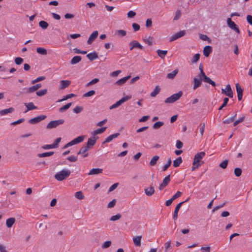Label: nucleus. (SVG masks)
I'll return each instance as SVG.
<instances>
[{
    "instance_id": "obj_1",
    "label": "nucleus",
    "mask_w": 252,
    "mask_h": 252,
    "mask_svg": "<svg viewBox=\"0 0 252 252\" xmlns=\"http://www.w3.org/2000/svg\"><path fill=\"white\" fill-rule=\"evenodd\" d=\"M205 155V153L204 152H201L195 154L193 158V162L192 163V166L191 168L192 171L195 170L204 163V162L202 161H200V160L203 158Z\"/></svg>"
},
{
    "instance_id": "obj_2",
    "label": "nucleus",
    "mask_w": 252,
    "mask_h": 252,
    "mask_svg": "<svg viewBox=\"0 0 252 252\" xmlns=\"http://www.w3.org/2000/svg\"><path fill=\"white\" fill-rule=\"evenodd\" d=\"M70 174L71 171L69 169L64 168L57 172L54 177L58 181H63L68 178Z\"/></svg>"
},
{
    "instance_id": "obj_3",
    "label": "nucleus",
    "mask_w": 252,
    "mask_h": 252,
    "mask_svg": "<svg viewBox=\"0 0 252 252\" xmlns=\"http://www.w3.org/2000/svg\"><path fill=\"white\" fill-rule=\"evenodd\" d=\"M183 92L180 91L178 93L174 94L165 100V103H172L178 100L182 96Z\"/></svg>"
},
{
    "instance_id": "obj_4",
    "label": "nucleus",
    "mask_w": 252,
    "mask_h": 252,
    "mask_svg": "<svg viewBox=\"0 0 252 252\" xmlns=\"http://www.w3.org/2000/svg\"><path fill=\"white\" fill-rule=\"evenodd\" d=\"M64 121L63 119H59L58 120L52 121L50 122L47 125L46 128L47 129H52L56 128L60 125H62L64 123Z\"/></svg>"
},
{
    "instance_id": "obj_5",
    "label": "nucleus",
    "mask_w": 252,
    "mask_h": 252,
    "mask_svg": "<svg viewBox=\"0 0 252 252\" xmlns=\"http://www.w3.org/2000/svg\"><path fill=\"white\" fill-rule=\"evenodd\" d=\"M131 97V96L127 95V96H126L122 98L120 100L117 101L115 103H114V104L111 105L110 107V109H113L119 107L122 104L124 103L126 101L128 100H129V99H130Z\"/></svg>"
},
{
    "instance_id": "obj_6",
    "label": "nucleus",
    "mask_w": 252,
    "mask_h": 252,
    "mask_svg": "<svg viewBox=\"0 0 252 252\" xmlns=\"http://www.w3.org/2000/svg\"><path fill=\"white\" fill-rule=\"evenodd\" d=\"M227 23L228 25V26L232 30H233L235 31L237 33H240V31L238 28L237 25L232 21L231 18H229L227 20Z\"/></svg>"
},
{
    "instance_id": "obj_7",
    "label": "nucleus",
    "mask_w": 252,
    "mask_h": 252,
    "mask_svg": "<svg viewBox=\"0 0 252 252\" xmlns=\"http://www.w3.org/2000/svg\"><path fill=\"white\" fill-rule=\"evenodd\" d=\"M225 89L226 90V91H225L224 89H222L221 93L225 94L230 98H232L233 96V94L230 85L229 84L227 85Z\"/></svg>"
},
{
    "instance_id": "obj_8",
    "label": "nucleus",
    "mask_w": 252,
    "mask_h": 252,
    "mask_svg": "<svg viewBox=\"0 0 252 252\" xmlns=\"http://www.w3.org/2000/svg\"><path fill=\"white\" fill-rule=\"evenodd\" d=\"M185 34H186V31L185 30L181 31L176 33L173 35H172L170 38V41L172 42L175 40H177L178 38L184 36L185 35Z\"/></svg>"
},
{
    "instance_id": "obj_9",
    "label": "nucleus",
    "mask_w": 252,
    "mask_h": 252,
    "mask_svg": "<svg viewBox=\"0 0 252 252\" xmlns=\"http://www.w3.org/2000/svg\"><path fill=\"white\" fill-rule=\"evenodd\" d=\"M46 118L45 115H40L35 118H32L29 121V122L31 124H35L42 120H44Z\"/></svg>"
},
{
    "instance_id": "obj_10",
    "label": "nucleus",
    "mask_w": 252,
    "mask_h": 252,
    "mask_svg": "<svg viewBox=\"0 0 252 252\" xmlns=\"http://www.w3.org/2000/svg\"><path fill=\"white\" fill-rule=\"evenodd\" d=\"M129 49L130 50H132L134 48H138L140 49H142L143 48V46H142L136 40H132L129 43Z\"/></svg>"
},
{
    "instance_id": "obj_11",
    "label": "nucleus",
    "mask_w": 252,
    "mask_h": 252,
    "mask_svg": "<svg viewBox=\"0 0 252 252\" xmlns=\"http://www.w3.org/2000/svg\"><path fill=\"white\" fill-rule=\"evenodd\" d=\"M235 86H236V92L237 93L238 99L239 101H241L243 97V90L242 88H241L239 83H237L236 84Z\"/></svg>"
},
{
    "instance_id": "obj_12",
    "label": "nucleus",
    "mask_w": 252,
    "mask_h": 252,
    "mask_svg": "<svg viewBox=\"0 0 252 252\" xmlns=\"http://www.w3.org/2000/svg\"><path fill=\"white\" fill-rule=\"evenodd\" d=\"M41 87V84H37L34 86H32L29 88L26 89L27 91L26 93L27 94H31L37 91L38 89Z\"/></svg>"
},
{
    "instance_id": "obj_13",
    "label": "nucleus",
    "mask_w": 252,
    "mask_h": 252,
    "mask_svg": "<svg viewBox=\"0 0 252 252\" xmlns=\"http://www.w3.org/2000/svg\"><path fill=\"white\" fill-rule=\"evenodd\" d=\"M170 181V175H169L164 178L162 183L159 185V189L160 190L163 189L168 184Z\"/></svg>"
},
{
    "instance_id": "obj_14",
    "label": "nucleus",
    "mask_w": 252,
    "mask_h": 252,
    "mask_svg": "<svg viewBox=\"0 0 252 252\" xmlns=\"http://www.w3.org/2000/svg\"><path fill=\"white\" fill-rule=\"evenodd\" d=\"M181 194L182 192L181 191H177L170 199L166 201L165 205H171L173 201L176 198L180 197Z\"/></svg>"
},
{
    "instance_id": "obj_15",
    "label": "nucleus",
    "mask_w": 252,
    "mask_h": 252,
    "mask_svg": "<svg viewBox=\"0 0 252 252\" xmlns=\"http://www.w3.org/2000/svg\"><path fill=\"white\" fill-rule=\"evenodd\" d=\"M98 32L97 31H94L90 36L87 43L88 44H91L94 39L97 37Z\"/></svg>"
},
{
    "instance_id": "obj_16",
    "label": "nucleus",
    "mask_w": 252,
    "mask_h": 252,
    "mask_svg": "<svg viewBox=\"0 0 252 252\" xmlns=\"http://www.w3.org/2000/svg\"><path fill=\"white\" fill-rule=\"evenodd\" d=\"M119 133H116L110 135L108 137H107L105 140L102 142L103 144H104L106 143H109L111 142L113 139L117 138L120 135Z\"/></svg>"
},
{
    "instance_id": "obj_17",
    "label": "nucleus",
    "mask_w": 252,
    "mask_h": 252,
    "mask_svg": "<svg viewBox=\"0 0 252 252\" xmlns=\"http://www.w3.org/2000/svg\"><path fill=\"white\" fill-rule=\"evenodd\" d=\"M212 52V48L211 46L207 45L204 48L203 53L204 55L208 57Z\"/></svg>"
},
{
    "instance_id": "obj_18",
    "label": "nucleus",
    "mask_w": 252,
    "mask_h": 252,
    "mask_svg": "<svg viewBox=\"0 0 252 252\" xmlns=\"http://www.w3.org/2000/svg\"><path fill=\"white\" fill-rule=\"evenodd\" d=\"M145 194L149 196H152L155 192L154 187L151 186L149 188H145L144 189Z\"/></svg>"
},
{
    "instance_id": "obj_19",
    "label": "nucleus",
    "mask_w": 252,
    "mask_h": 252,
    "mask_svg": "<svg viewBox=\"0 0 252 252\" xmlns=\"http://www.w3.org/2000/svg\"><path fill=\"white\" fill-rule=\"evenodd\" d=\"M98 138L97 136H94L92 135L88 139L87 144L91 146L92 147L96 143V140Z\"/></svg>"
},
{
    "instance_id": "obj_20",
    "label": "nucleus",
    "mask_w": 252,
    "mask_h": 252,
    "mask_svg": "<svg viewBox=\"0 0 252 252\" xmlns=\"http://www.w3.org/2000/svg\"><path fill=\"white\" fill-rule=\"evenodd\" d=\"M202 83V79H198L197 78H194L193 79V89L194 90H196L197 88L199 87Z\"/></svg>"
},
{
    "instance_id": "obj_21",
    "label": "nucleus",
    "mask_w": 252,
    "mask_h": 252,
    "mask_svg": "<svg viewBox=\"0 0 252 252\" xmlns=\"http://www.w3.org/2000/svg\"><path fill=\"white\" fill-rule=\"evenodd\" d=\"M84 138H85V136L82 135V136H78V137L75 138V139H74L70 142H71L72 145H75L76 144H78L79 143L82 142L84 140Z\"/></svg>"
},
{
    "instance_id": "obj_22",
    "label": "nucleus",
    "mask_w": 252,
    "mask_h": 252,
    "mask_svg": "<svg viewBox=\"0 0 252 252\" xmlns=\"http://www.w3.org/2000/svg\"><path fill=\"white\" fill-rule=\"evenodd\" d=\"M103 171L102 169L100 168H93L88 173L89 175H97L102 173Z\"/></svg>"
},
{
    "instance_id": "obj_23",
    "label": "nucleus",
    "mask_w": 252,
    "mask_h": 252,
    "mask_svg": "<svg viewBox=\"0 0 252 252\" xmlns=\"http://www.w3.org/2000/svg\"><path fill=\"white\" fill-rule=\"evenodd\" d=\"M131 77L130 75L123 77L118 80L115 84L118 86H121L126 82V81Z\"/></svg>"
},
{
    "instance_id": "obj_24",
    "label": "nucleus",
    "mask_w": 252,
    "mask_h": 252,
    "mask_svg": "<svg viewBox=\"0 0 252 252\" xmlns=\"http://www.w3.org/2000/svg\"><path fill=\"white\" fill-rule=\"evenodd\" d=\"M87 57L91 61L98 58V55L95 52H93L87 54Z\"/></svg>"
},
{
    "instance_id": "obj_25",
    "label": "nucleus",
    "mask_w": 252,
    "mask_h": 252,
    "mask_svg": "<svg viewBox=\"0 0 252 252\" xmlns=\"http://www.w3.org/2000/svg\"><path fill=\"white\" fill-rule=\"evenodd\" d=\"M141 236H136L133 238V243L135 246L139 247L141 246Z\"/></svg>"
},
{
    "instance_id": "obj_26",
    "label": "nucleus",
    "mask_w": 252,
    "mask_h": 252,
    "mask_svg": "<svg viewBox=\"0 0 252 252\" xmlns=\"http://www.w3.org/2000/svg\"><path fill=\"white\" fill-rule=\"evenodd\" d=\"M25 105L27 108L26 112H28V111L37 109V107L34 105L33 102L25 103Z\"/></svg>"
},
{
    "instance_id": "obj_27",
    "label": "nucleus",
    "mask_w": 252,
    "mask_h": 252,
    "mask_svg": "<svg viewBox=\"0 0 252 252\" xmlns=\"http://www.w3.org/2000/svg\"><path fill=\"white\" fill-rule=\"evenodd\" d=\"M70 84V81L69 80H62L61 81V86L60 89L63 90L67 87Z\"/></svg>"
},
{
    "instance_id": "obj_28",
    "label": "nucleus",
    "mask_w": 252,
    "mask_h": 252,
    "mask_svg": "<svg viewBox=\"0 0 252 252\" xmlns=\"http://www.w3.org/2000/svg\"><path fill=\"white\" fill-rule=\"evenodd\" d=\"M14 108H13V107H10L8 109H3L0 111V115L1 116H4L7 114L8 113H12L13 112H14Z\"/></svg>"
},
{
    "instance_id": "obj_29",
    "label": "nucleus",
    "mask_w": 252,
    "mask_h": 252,
    "mask_svg": "<svg viewBox=\"0 0 252 252\" xmlns=\"http://www.w3.org/2000/svg\"><path fill=\"white\" fill-rule=\"evenodd\" d=\"M15 222V219L14 218H10L6 220V225L8 228H10L13 225Z\"/></svg>"
},
{
    "instance_id": "obj_30",
    "label": "nucleus",
    "mask_w": 252,
    "mask_h": 252,
    "mask_svg": "<svg viewBox=\"0 0 252 252\" xmlns=\"http://www.w3.org/2000/svg\"><path fill=\"white\" fill-rule=\"evenodd\" d=\"M82 58L80 56H76L73 57L70 61V64H75L81 61Z\"/></svg>"
},
{
    "instance_id": "obj_31",
    "label": "nucleus",
    "mask_w": 252,
    "mask_h": 252,
    "mask_svg": "<svg viewBox=\"0 0 252 252\" xmlns=\"http://www.w3.org/2000/svg\"><path fill=\"white\" fill-rule=\"evenodd\" d=\"M143 40L144 41V42L145 43L148 44L150 46H151L153 45V37H152L151 36H148V37L145 36L143 39Z\"/></svg>"
},
{
    "instance_id": "obj_32",
    "label": "nucleus",
    "mask_w": 252,
    "mask_h": 252,
    "mask_svg": "<svg viewBox=\"0 0 252 252\" xmlns=\"http://www.w3.org/2000/svg\"><path fill=\"white\" fill-rule=\"evenodd\" d=\"M106 127H103L100 128H98L94 131L92 133V135H94V136H95L96 134L102 133L106 130Z\"/></svg>"
},
{
    "instance_id": "obj_33",
    "label": "nucleus",
    "mask_w": 252,
    "mask_h": 252,
    "mask_svg": "<svg viewBox=\"0 0 252 252\" xmlns=\"http://www.w3.org/2000/svg\"><path fill=\"white\" fill-rule=\"evenodd\" d=\"M160 91V88L158 86H156L154 91L151 93L150 95L152 97H155L158 94H159Z\"/></svg>"
},
{
    "instance_id": "obj_34",
    "label": "nucleus",
    "mask_w": 252,
    "mask_h": 252,
    "mask_svg": "<svg viewBox=\"0 0 252 252\" xmlns=\"http://www.w3.org/2000/svg\"><path fill=\"white\" fill-rule=\"evenodd\" d=\"M182 158L181 157H178L177 159L173 161V166L177 167L180 166V164L182 162Z\"/></svg>"
},
{
    "instance_id": "obj_35",
    "label": "nucleus",
    "mask_w": 252,
    "mask_h": 252,
    "mask_svg": "<svg viewBox=\"0 0 252 252\" xmlns=\"http://www.w3.org/2000/svg\"><path fill=\"white\" fill-rule=\"evenodd\" d=\"M157 53L158 56L160 57L161 59H163L165 56L166 55L167 53V50H157Z\"/></svg>"
},
{
    "instance_id": "obj_36",
    "label": "nucleus",
    "mask_w": 252,
    "mask_h": 252,
    "mask_svg": "<svg viewBox=\"0 0 252 252\" xmlns=\"http://www.w3.org/2000/svg\"><path fill=\"white\" fill-rule=\"evenodd\" d=\"M178 72V69H176L173 71L172 72L168 73L167 75V78L169 79H174L175 76Z\"/></svg>"
},
{
    "instance_id": "obj_37",
    "label": "nucleus",
    "mask_w": 252,
    "mask_h": 252,
    "mask_svg": "<svg viewBox=\"0 0 252 252\" xmlns=\"http://www.w3.org/2000/svg\"><path fill=\"white\" fill-rule=\"evenodd\" d=\"M54 154V152H45L41 154H38L37 156L39 158H44L47 157H50L52 156Z\"/></svg>"
},
{
    "instance_id": "obj_38",
    "label": "nucleus",
    "mask_w": 252,
    "mask_h": 252,
    "mask_svg": "<svg viewBox=\"0 0 252 252\" xmlns=\"http://www.w3.org/2000/svg\"><path fill=\"white\" fill-rule=\"evenodd\" d=\"M159 158V157L158 156H154L152 158V159H151V161H150V162L149 163L150 165L151 166H154V165H155L156 164L157 162V161L158 160Z\"/></svg>"
},
{
    "instance_id": "obj_39",
    "label": "nucleus",
    "mask_w": 252,
    "mask_h": 252,
    "mask_svg": "<svg viewBox=\"0 0 252 252\" xmlns=\"http://www.w3.org/2000/svg\"><path fill=\"white\" fill-rule=\"evenodd\" d=\"M36 52L42 55H46L47 51L46 49L44 48L39 47L36 48Z\"/></svg>"
},
{
    "instance_id": "obj_40",
    "label": "nucleus",
    "mask_w": 252,
    "mask_h": 252,
    "mask_svg": "<svg viewBox=\"0 0 252 252\" xmlns=\"http://www.w3.org/2000/svg\"><path fill=\"white\" fill-rule=\"evenodd\" d=\"M86 149H84V147H82L79 150V151L78 152V155H81L82 154L83 158H86L88 156V153H86Z\"/></svg>"
},
{
    "instance_id": "obj_41",
    "label": "nucleus",
    "mask_w": 252,
    "mask_h": 252,
    "mask_svg": "<svg viewBox=\"0 0 252 252\" xmlns=\"http://www.w3.org/2000/svg\"><path fill=\"white\" fill-rule=\"evenodd\" d=\"M181 207V206H176V207L175 208L173 216V219L174 220H177L178 218V213L179 210L180 209Z\"/></svg>"
},
{
    "instance_id": "obj_42",
    "label": "nucleus",
    "mask_w": 252,
    "mask_h": 252,
    "mask_svg": "<svg viewBox=\"0 0 252 252\" xmlns=\"http://www.w3.org/2000/svg\"><path fill=\"white\" fill-rule=\"evenodd\" d=\"M39 26L43 30L47 29L49 26L48 23L44 21H41L39 23Z\"/></svg>"
},
{
    "instance_id": "obj_43",
    "label": "nucleus",
    "mask_w": 252,
    "mask_h": 252,
    "mask_svg": "<svg viewBox=\"0 0 252 252\" xmlns=\"http://www.w3.org/2000/svg\"><path fill=\"white\" fill-rule=\"evenodd\" d=\"M74 196L76 198H77L79 200H82L84 198V195L82 191H79L76 192L75 193Z\"/></svg>"
},
{
    "instance_id": "obj_44",
    "label": "nucleus",
    "mask_w": 252,
    "mask_h": 252,
    "mask_svg": "<svg viewBox=\"0 0 252 252\" xmlns=\"http://www.w3.org/2000/svg\"><path fill=\"white\" fill-rule=\"evenodd\" d=\"M164 125V123L163 122L158 121L155 123L153 126L154 129H157L160 128L161 126Z\"/></svg>"
},
{
    "instance_id": "obj_45",
    "label": "nucleus",
    "mask_w": 252,
    "mask_h": 252,
    "mask_svg": "<svg viewBox=\"0 0 252 252\" xmlns=\"http://www.w3.org/2000/svg\"><path fill=\"white\" fill-rule=\"evenodd\" d=\"M71 104H72V103L70 102V103H68L66 104V105L62 106V107H61L59 109V111L60 112H63L66 111L71 106Z\"/></svg>"
},
{
    "instance_id": "obj_46",
    "label": "nucleus",
    "mask_w": 252,
    "mask_h": 252,
    "mask_svg": "<svg viewBox=\"0 0 252 252\" xmlns=\"http://www.w3.org/2000/svg\"><path fill=\"white\" fill-rule=\"evenodd\" d=\"M115 34L120 35L121 36L123 37V36H125L126 35V31H125V30H119L116 31Z\"/></svg>"
},
{
    "instance_id": "obj_47",
    "label": "nucleus",
    "mask_w": 252,
    "mask_h": 252,
    "mask_svg": "<svg viewBox=\"0 0 252 252\" xmlns=\"http://www.w3.org/2000/svg\"><path fill=\"white\" fill-rule=\"evenodd\" d=\"M200 57V55L199 53L195 54L191 60V63H196L199 60Z\"/></svg>"
},
{
    "instance_id": "obj_48",
    "label": "nucleus",
    "mask_w": 252,
    "mask_h": 252,
    "mask_svg": "<svg viewBox=\"0 0 252 252\" xmlns=\"http://www.w3.org/2000/svg\"><path fill=\"white\" fill-rule=\"evenodd\" d=\"M75 95L73 94H67L65 96H64L62 99L61 100H59L58 101L59 102H61V101H64V100H66L69 98H71L74 96H75Z\"/></svg>"
},
{
    "instance_id": "obj_49",
    "label": "nucleus",
    "mask_w": 252,
    "mask_h": 252,
    "mask_svg": "<svg viewBox=\"0 0 252 252\" xmlns=\"http://www.w3.org/2000/svg\"><path fill=\"white\" fill-rule=\"evenodd\" d=\"M242 172V171L240 168H236L234 169V174L237 177H240L241 175Z\"/></svg>"
},
{
    "instance_id": "obj_50",
    "label": "nucleus",
    "mask_w": 252,
    "mask_h": 252,
    "mask_svg": "<svg viewBox=\"0 0 252 252\" xmlns=\"http://www.w3.org/2000/svg\"><path fill=\"white\" fill-rule=\"evenodd\" d=\"M182 15V12L180 10H177L176 12L175 15L174 17V20H178Z\"/></svg>"
},
{
    "instance_id": "obj_51",
    "label": "nucleus",
    "mask_w": 252,
    "mask_h": 252,
    "mask_svg": "<svg viewBox=\"0 0 252 252\" xmlns=\"http://www.w3.org/2000/svg\"><path fill=\"white\" fill-rule=\"evenodd\" d=\"M47 92V89H44L36 92V94L39 96H41L45 95Z\"/></svg>"
},
{
    "instance_id": "obj_52",
    "label": "nucleus",
    "mask_w": 252,
    "mask_h": 252,
    "mask_svg": "<svg viewBox=\"0 0 252 252\" xmlns=\"http://www.w3.org/2000/svg\"><path fill=\"white\" fill-rule=\"evenodd\" d=\"M172 161L171 158H169L167 163L162 167V170L165 171L167 170L171 164Z\"/></svg>"
},
{
    "instance_id": "obj_53",
    "label": "nucleus",
    "mask_w": 252,
    "mask_h": 252,
    "mask_svg": "<svg viewBox=\"0 0 252 252\" xmlns=\"http://www.w3.org/2000/svg\"><path fill=\"white\" fill-rule=\"evenodd\" d=\"M45 79V76H40V77L36 78L35 79L32 80V84H34L37 82L44 80Z\"/></svg>"
},
{
    "instance_id": "obj_54",
    "label": "nucleus",
    "mask_w": 252,
    "mask_h": 252,
    "mask_svg": "<svg viewBox=\"0 0 252 252\" xmlns=\"http://www.w3.org/2000/svg\"><path fill=\"white\" fill-rule=\"evenodd\" d=\"M228 163V160L226 159L223 160L222 162L220 164V167L222 169H225L227 167Z\"/></svg>"
},
{
    "instance_id": "obj_55",
    "label": "nucleus",
    "mask_w": 252,
    "mask_h": 252,
    "mask_svg": "<svg viewBox=\"0 0 252 252\" xmlns=\"http://www.w3.org/2000/svg\"><path fill=\"white\" fill-rule=\"evenodd\" d=\"M95 93V92L94 90H91L87 93L84 94L83 95V97H89L94 95Z\"/></svg>"
},
{
    "instance_id": "obj_56",
    "label": "nucleus",
    "mask_w": 252,
    "mask_h": 252,
    "mask_svg": "<svg viewBox=\"0 0 252 252\" xmlns=\"http://www.w3.org/2000/svg\"><path fill=\"white\" fill-rule=\"evenodd\" d=\"M229 101V99L228 97H225L223 99V103L221 105V106L219 108V110H221L223 107H225Z\"/></svg>"
},
{
    "instance_id": "obj_57",
    "label": "nucleus",
    "mask_w": 252,
    "mask_h": 252,
    "mask_svg": "<svg viewBox=\"0 0 252 252\" xmlns=\"http://www.w3.org/2000/svg\"><path fill=\"white\" fill-rule=\"evenodd\" d=\"M111 245V242L110 241H105L104 243H103L102 245V248L103 249H107L109 248Z\"/></svg>"
},
{
    "instance_id": "obj_58",
    "label": "nucleus",
    "mask_w": 252,
    "mask_h": 252,
    "mask_svg": "<svg viewBox=\"0 0 252 252\" xmlns=\"http://www.w3.org/2000/svg\"><path fill=\"white\" fill-rule=\"evenodd\" d=\"M24 60L21 57H17L15 59V63L17 65H20L23 63Z\"/></svg>"
},
{
    "instance_id": "obj_59",
    "label": "nucleus",
    "mask_w": 252,
    "mask_h": 252,
    "mask_svg": "<svg viewBox=\"0 0 252 252\" xmlns=\"http://www.w3.org/2000/svg\"><path fill=\"white\" fill-rule=\"evenodd\" d=\"M82 110L83 107L80 106H76L73 110V112L76 114L80 113Z\"/></svg>"
},
{
    "instance_id": "obj_60",
    "label": "nucleus",
    "mask_w": 252,
    "mask_h": 252,
    "mask_svg": "<svg viewBox=\"0 0 252 252\" xmlns=\"http://www.w3.org/2000/svg\"><path fill=\"white\" fill-rule=\"evenodd\" d=\"M121 217V215L120 214H117L116 215L113 216L110 218V220L111 221H115L119 220Z\"/></svg>"
},
{
    "instance_id": "obj_61",
    "label": "nucleus",
    "mask_w": 252,
    "mask_h": 252,
    "mask_svg": "<svg viewBox=\"0 0 252 252\" xmlns=\"http://www.w3.org/2000/svg\"><path fill=\"white\" fill-rule=\"evenodd\" d=\"M99 81V79L98 78H94L87 84V86H90L91 85H92L93 84H96Z\"/></svg>"
},
{
    "instance_id": "obj_62",
    "label": "nucleus",
    "mask_w": 252,
    "mask_h": 252,
    "mask_svg": "<svg viewBox=\"0 0 252 252\" xmlns=\"http://www.w3.org/2000/svg\"><path fill=\"white\" fill-rule=\"evenodd\" d=\"M200 126H201V127L199 128V132L201 134V135L203 136L204 132L205 127V123L201 124L200 125Z\"/></svg>"
},
{
    "instance_id": "obj_63",
    "label": "nucleus",
    "mask_w": 252,
    "mask_h": 252,
    "mask_svg": "<svg viewBox=\"0 0 252 252\" xmlns=\"http://www.w3.org/2000/svg\"><path fill=\"white\" fill-rule=\"evenodd\" d=\"M245 117L243 116L241 118H240L239 120L236 121L234 124L233 125L234 126H236L238 124H239L240 123L243 122L244 121Z\"/></svg>"
},
{
    "instance_id": "obj_64",
    "label": "nucleus",
    "mask_w": 252,
    "mask_h": 252,
    "mask_svg": "<svg viewBox=\"0 0 252 252\" xmlns=\"http://www.w3.org/2000/svg\"><path fill=\"white\" fill-rule=\"evenodd\" d=\"M127 15L128 18H131L134 17L136 15V12L130 10L127 13Z\"/></svg>"
}]
</instances>
